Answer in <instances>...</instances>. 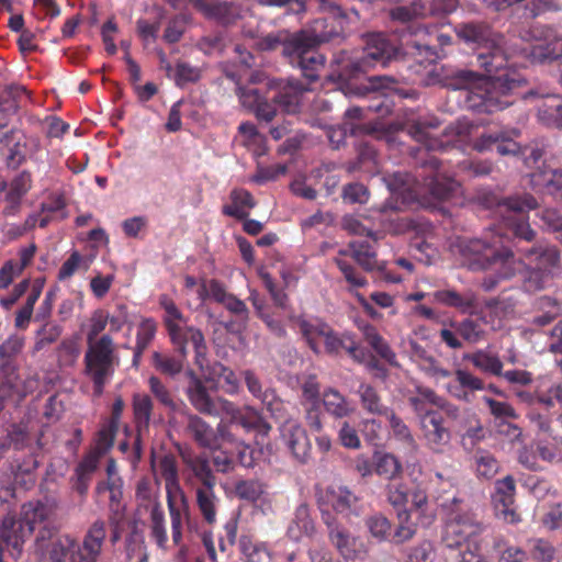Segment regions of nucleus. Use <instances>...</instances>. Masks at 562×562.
I'll return each mask as SVG.
<instances>
[{"instance_id":"f257e3e1","label":"nucleus","mask_w":562,"mask_h":562,"mask_svg":"<svg viewBox=\"0 0 562 562\" xmlns=\"http://www.w3.org/2000/svg\"><path fill=\"white\" fill-rule=\"evenodd\" d=\"M452 250L472 269L487 272L482 281L485 291H492L501 281L522 272L525 290L537 292L543 290L559 270L560 255L555 247L537 245L525 252L524 262L504 247V238L501 235L486 236L484 239L457 238Z\"/></svg>"},{"instance_id":"f03ea898","label":"nucleus","mask_w":562,"mask_h":562,"mask_svg":"<svg viewBox=\"0 0 562 562\" xmlns=\"http://www.w3.org/2000/svg\"><path fill=\"white\" fill-rule=\"evenodd\" d=\"M518 85L507 76H477L473 71L462 70L456 74L450 86L461 91L467 109L475 112L492 113L506 108L509 102L503 100Z\"/></svg>"},{"instance_id":"7ed1b4c3","label":"nucleus","mask_w":562,"mask_h":562,"mask_svg":"<svg viewBox=\"0 0 562 562\" xmlns=\"http://www.w3.org/2000/svg\"><path fill=\"white\" fill-rule=\"evenodd\" d=\"M396 54L397 48L384 35L371 34L367 38L361 56H351L347 52H341L335 57L328 78L340 82V89L346 95L361 94L362 91L351 89L348 81L375 65L385 66Z\"/></svg>"},{"instance_id":"20e7f679","label":"nucleus","mask_w":562,"mask_h":562,"mask_svg":"<svg viewBox=\"0 0 562 562\" xmlns=\"http://www.w3.org/2000/svg\"><path fill=\"white\" fill-rule=\"evenodd\" d=\"M54 512L53 504L30 502L22 506L20 518L5 516L0 525V551H12V557H19L25 540L37 526H44Z\"/></svg>"},{"instance_id":"39448f33","label":"nucleus","mask_w":562,"mask_h":562,"mask_svg":"<svg viewBox=\"0 0 562 562\" xmlns=\"http://www.w3.org/2000/svg\"><path fill=\"white\" fill-rule=\"evenodd\" d=\"M439 160L431 157L427 160L426 165L432 170H436V175L427 182L420 183L408 173L395 172L384 177V181L389 190L403 199L404 203H409L417 200L424 194V187H427L430 194L438 200H446L459 189V183L446 173L439 171Z\"/></svg>"},{"instance_id":"423d86ee","label":"nucleus","mask_w":562,"mask_h":562,"mask_svg":"<svg viewBox=\"0 0 562 562\" xmlns=\"http://www.w3.org/2000/svg\"><path fill=\"white\" fill-rule=\"evenodd\" d=\"M457 34L464 42L482 49L477 53L479 66L492 75L506 66L508 56L512 54L503 47V37L494 34L483 23H465L457 27Z\"/></svg>"},{"instance_id":"0eeeda50","label":"nucleus","mask_w":562,"mask_h":562,"mask_svg":"<svg viewBox=\"0 0 562 562\" xmlns=\"http://www.w3.org/2000/svg\"><path fill=\"white\" fill-rule=\"evenodd\" d=\"M119 364L120 357L110 335H102L100 340L87 344L85 373L92 381L95 395L102 394Z\"/></svg>"},{"instance_id":"6e6552de","label":"nucleus","mask_w":562,"mask_h":562,"mask_svg":"<svg viewBox=\"0 0 562 562\" xmlns=\"http://www.w3.org/2000/svg\"><path fill=\"white\" fill-rule=\"evenodd\" d=\"M299 329L310 348L319 353L322 346L328 353H337L345 349L355 360L362 361L363 351L359 348L350 334L338 336L324 322L319 319H299Z\"/></svg>"},{"instance_id":"1a4fd4ad","label":"nucleus","mask_w":562,"mask_h":562,"mask_svg":"<svg viewBox=\"0 0 562 562\" xmlns=\"http://www.w3.org/2000/svg\"><path fill=\"white\" fill-rule=\"evenodd\" d=\"M316 45L317 38L314 35L300 32L291 35L284 48V55L312 81L318 78L317 71L324 67L325 63L324 56L315 49Z\"/></svg>"},{"instance_id":"9d476101","label":"nucleus","mask_w":562,"mask_h":562,"mask_svg":"<svg viewBox=\"0 0 562 562\" xmlns=\"http://www.w3.org/2000/svg\"><path fill=\"white\" fill-rule=\"evenodd\" d=\"M537 206L538 202L532 195L528 193L515 194L499 203L497 212L515 236L530 241L535 237V232L530 228L529 223L524 220V214L537 209Z\"/></svg>"},{"instance_id":"9b49d317","label":"nucleus","mask_w":562,"mask_h":562,"mask_svg":"<svg viewBox=\"0 0 562 562\" xmlns=\"http://www.w3.org/2000/svg\"><path fill=\"white\" fill-rule=\"evenodd\" d=\"M188 375L190 383L187 395L196 411L211 416L237 417L238 408L232 402L223 397L212 398L202 381L192 371H189Z\"/></svg>"},{"instance_id":"f8f14e48","label":"nucleus","mask_w":562,"mask_h":562,"mask_svg":"<svg viewBox=\"0 0 562 562\" xmlns=\"http://www.w3.org/2000/svg\"><path fill=\"white\" fill-rule=\"evenodd\" d=\"M439 126L435 119L418 120L409 127V134L428 150H440L454 143L456 137L465 136L469 132V124L459 121L456 125L446 128L443 137L438 139L431 131Z\"/></svg>"},{"instance_id":"ddd939ff","label":"nucleus","mask_w":562,"mask_h":562,"mask_svg":"<svg viewBox=\"0 0 562 562\" xmlns=\"http://www.w3.org/2000/svg\"><path fill=\"white\" fill-rule=\"evenodd\" d=\"M483 529L482 522L473 513H452L445 526L443 540L450 548H467L468 543H474L471 539Z\"/></svg>"},{"instance_id":"4468645a","label":"nucleus","mask_w":562,"mask_h":562,"mask_svg":"<svg viewBox=\"0 0 562 562\" xmlns=\"http://www.w3.org/2000/svg\"><path fill=\"white\" fill-rule=\"evenodd\" d=\"M323 520L327 526L331 544L345 559L362 558L367 553L363 541L352 536L344 526L337 524L329 513H323Z\"/></svg>"},{"instance_id":"2eb2a0df","label":"nucleus","mask_w":562,"mask_h":562,"mask_svg":"<svg viewBox=\"0 0 562 562\" xmlns=\"http://www.w3.org/2000/svg\"><path fill=\"white\" fill-rule=\"evenodd\" d=\"M516 485L513 476L507 475L495 482L492 496L495 516L506 524H518L520 516L515 507Z\"/></svg>"},{"instance_id":"dca6fc26","label":"nucleus","mask_w":562,"mask_h":562,"mask_svg":"<svg viewBox=\"0 0 562 562\" xmlns=\"http://www.w3.org/2000/svg\"><path fill=\"white\" fill-rule=\"evenodd\" d=\"M283 414V418L279 419L282 422L281 440L296 460L305 462L311 453V442L306 431L296 419L286 417L285 411Z\"/></svg>"},{"instance_id":"f3484780","label":"nucleus","mask_w":562,"mask_h":562,"mask_svg":"<svg viewBox=\"0 0 562 562\" xmlns=\"http://www.w3.org/2000/svg\"><path fill=\"white\" fill-rule=\"evenodd\" d=\"M108 536L106 524L103 519L94 520L86 530L79 549L75 555L77 562H98L102 554Z\"/></svg>"},{"instance_id":"a211bd4d","label":"nucleus","mask_w":562,"mask_h":562,"mask_svg":"<svg viewBox=\"0 0 562 562\" xmlns=\"http://www.w3.org/2000/svg\"><path fill=\"white\" fill-rule=\"evenodd\" d=\"M418 423L426 446L432 452L442 453L451 440V432L445 427L442 416L438 412L429 413Z\"/></svg>"},{"instance_id":"6ab92c4d","label":"nucleus","mask_w":562,"mask_h":562,"mask_svg":"<svg viewBox=\"0 0 562 562\" xmlns=\"http://www.w3.org/2000/svg\"><path fill=\"white\" fill-rule=\"evenodd\" d=\"M458 0H431L429 9L420 2H413L407 7H397L392 10L394 20L408 22L413 19L425 18L428 14H446L456 10Z\"/></svg>"},{"instance_id":"aec40b11","label":"nucleus","mask_w":562,"mask_h":562,"mask_svg":"<svg viewBox=\"0 0 562 562\" xmlns=\"http://www.w3.org/2000/svg\"><path fill=\"white\" fill-rule=\"evenodd\" d=\"M305 90L297 80H289L286 82H271L267 92L272 93L269 98L282 111L295 113L300 106L301 95Z\"/></svg>"},{"instance_id":"412c9836","label":"nucleus","mask_w":562,"mask_h":562,"mask_svg":"<svg viewBox=\"0 0 562 562\" xmlns=\"http://www.w3.org/2000/svg\"><path fill=\"white\" fill-rule=\"evenodd\" d=\"M240 103L244 108L255 112L258 119L270 122L276 115V105L268 102L270 94L263 97L259 89L245 87L238 89Z\"/></svg>"},{"instance_id":"4be33fe9","label":"nucleus","mask_w":562,"mask_h":562,"mask_svg":"<svg viewBox=\"0 0 562 562\" xmlns=\"http://www.w3.org/2000/svg\"><path fill=\"white\" fill-rule=\"evenodd\" d=\"M189 341L194 348L195 364L203 371L207 363L204 336L200 329L186 325L181 327V342H172L182 358H187V344Z\"/></svg>"},{"instance_id":"5701e85b","label":"nucleus","mask_w":562,"mask_h":562,"mask_svg":"<svg viewBox=\"0 0 562 562\" xmlns=\"http://www.w3.org/2000/svg\"><path fill=\"white\" fill-rule=\"evenodd\" d=\"M243 376L245 379V383L247 385L248 391L257 398L261 400V402L267 405L268 411L276 419L283 418L284 414V403L278 398L270 391H262V385L259 378L251 370H245L243 372Z\"/></svg>"},{"instance_id":"b1692460","label":"nucleus","mask_w":562,"mask_h":562,"mask_svg":"<svg viewBox=\"0 0 562 562\" xmlns=\"http://www.w3.org/2000/svg\"><path fill=\"white\" fill-rule=\"evenodd\" d=\"M434 300L442 305L454 307L461 313H472L477 305V297L473 291L459 293L451 289L439 290L434 293Z\"/></svg>"},{"instance_id":"393cba45","label":"nucleus","mask_w":562,"mask_h":562,"mask_svg":"<svg viewBox=\"0 0 562 562\" xmlns=\"http://www.w3.org/2000/svg\"><path fill=\"white\" fill-rule=\"evenodd\" d=\"M327 504L339 514L350 515L358 513V497L347 487L333 485L326 490Z\"/></svg>"},{"instance_id":"a878e982","label":"nucleus","mask_w":562,"mask_h":562,"mask_svg":"<svg viewBox=\"0 0 562 562\" xmlns=\"http://www.w3.org/2000/svg\"><path fill=\"white\" fill-rule=\"evenodd\" d=\"M159 304L165 311L164 323L171 342H181V327L188 325L187 318L169 296L161 295Z\"/></svg>"},{"instance_id":"bb28decb","label":"nucleus","mask_w":562,"mask_h":562,"mask_svg":"<svg viewBox=\"0 0 562 562\" xmlns=\"http://www.w3.org/2000/svg\"><path fill=\"white\" fill-rule=\"evenodd\" d=\"M149 506V538L158 549L166 552L169 544L164 509L156 499L150 501Z\"/></svg>"},{"instance_id":"cd10ccee","label":"nucleus","mask_w":562,"mask_h":562,"mask_svg":"<svg viewBox=\"0 0 562 562\" xmlns=\"http://www.w3.org/2000/svg\"><path fill=\"white\" fill-rule=\"evenodd\" d=\"M467 389L472 391H479L484 389L483 381L473 375L472 373L458 369L456 371V380L453 382H449L446 385L447 392L454 398L461 401H469V393Z\"/></svg>"},{"instance_id":"c85d7f7f","label":"nucleus","mask_w":562,"mask_h":562,"mask_svg":"<svg viewBox=\"0 0 562 562\" xmlns=\"http://www.w3.org/2000/svg\"><path fill=\"white\" fill-rule=\"evenodd\" d=\"M315 533V525L305 504L296 507L294 517L288 527V537L293 541L311 538Z\"/></svg>"},{"instance_id":"c756f323","label":"nucleus","mask_w":562,"mask_h":562,"mask_svg":"<svg viewBox=\"0 0 562 562\" xmlns=\"http://www.w3.org/2000/svg\"><path fill=\"white\" fill-rule=\"evenodd\" d=\"M187 428L201 447L215 449L218 446L216 429H213L211 425L198 415H189Z\"/></svg>"},{"instance_id":"7c9ffc66","label":"nucleus","mask_w":562,"mask_h":562,"mask_svg":"<svg viewBox=\"0 0 562 562\" xmlns=\"http://www.w3.org/2000/svg\"><path fill=\"white\" fill-rule=\"evenodd\" d=\"M359 329L361 330L364 340L367 344L385 361H387L392 366H396V356L394 351L391 349L387 341L379 334L378 329L368 323H362L359 325Z\"/></svg>"},{"instance_id":"2f4dec72","label":"nucleus","mask_w":562,"mask_h":562,"mask_svg":"<svg viewBox=\"0 0 562 562\" xmlns=\"http://www.w3.org/2000/svg\"><path fill=\"white\" fill-rule=\"evenodd\" d=\"M195 498L198 508L203 517V520L209 525L216 522L217 508L220 498L214 492V486H200L195 491Z\"/></svg>"},{"instance_id":"473e14b6","label":"nucleus","mask_w":562,"mask_h":562,"mask_svg":"<svg viewBox=\"0 0 562 562\" xmlns=\"http://www.w3.org/2000/svg\"><path fill=\"white\" fill-rule=\"evenodd\" d=\"M408 403L413 407L418 422L425 418L429 413H437L436 411L428 409L427 405H442V397L437 395L435 391L426 386H416L415 394L408 397Z\"/></svg>"},{"instance_id":"72a5a7b5","label":"nucleus","mask_w":562,"mask_h":562,"mask_svg":"<svg viewBox=\"0 0 562 562\" xmlns=\"http://www.w3.org/2000/svg\"><path fill=\"white\" fill-rule=\"evenodd\" d=\"M323 404L327 413L335 418H344L355 412V405L335 389H328L323 393Z\"/></svg>"},{"instance_id":"f704fd0d","label":"nucleus","mask_w":562,"mask_h":562,"mask_svg":"<svg viewBox=\"0 0 562 562\" xmlns=\"http://www.w3.org/2000/svg\"><path fill=\"white\" fill-rule=\"evenodd\" d=\"M153 401L149 395L145 393H135L132 398L133 416L137 432L140 435L149 426Z\"/></svg>"},{"instance_id":"c9c22d12","label":"nucleus","mask_w":562,"mask_h":562,"mask_svg":"<svg viewBox=\"0 0 562 562\" xmlns=\"http://www.w3.org/2000/svg\"><path fill=\"white\" fill-rule=\"evenodd\" d=\"M464 358L483 373L497 376L503 374V362L496 353L480 349Z\"/></svg>"},{"instance_id":"e433bc0d","label":"nucleus","mask_w":562,"mask_h":562,"mask_svg":"<svg viewBox=\"0 0 562 562\" xmlns=\"http://www.w3.org/2000/svg\"><path fill=\"white\" fill-rule=\"evenodd\" d=\"M207 364L202 371L204 378L209 381L223 382L222 387L228 394H236L239 390V381L235 372L221 363H214L210 372H206Z\"/></svg>"},{"instance_id":"4c0bfd02","label":"nucleus","mask_w":562,"mask_h":562,"mask_svg":"<svg viewBox=\"0 0 562 562\" xmlns=\"http://www.w3.org/2000/svg\"><path fill=\"white\" fill-rule=\"evenodd\" d=\"M232 203L225 205L223 209L224 214L236 217L245 218L249 210L255 206L252 195L244 189H235L231 193Z\"/></svg>"},{"instance_id":"58836bf2","label":"nucleus","mask_w":562,"mask_h":562,"mask_svg":"<svg viewBox=\"0 0 562 562\" xmlns=\"http://www.w3.org/2000/svg\"><path fill=\"white\" fill-rule=\"evenodd\" d=\"M538 119L547 126L562 127V99L548 97L538 106Z\"/></svg>"},{"instance_id":"ea45409f","label":"nucleus","mask_w":562,"mask_h":562,"mask_svg":"<svg viewBox=\"0 0 562 562\" xmlns=\"http://www.w3.org/2000/svg\"><path fill=\"white\" fill-rule=\"evenodd\" d=\"M492 146L502 156H507V155L516 156L520 153V146L516 142H514L512 139H505L499 134L483 135L480 138V140H477L475 144V148L477 150H484Z\"/></svg>"},{"instance_id":"a19ab883","label":"nucleus","mask_w":562,"mask_h":562,"mask_svg":"<svg viewBox=\"0 0 562 562\" xmlns=\"http://www.w3.org/2000/svg\"><path fill=\"white\" fill-rule=\"evenodd\" d=\"M231 419L232 422L238 423L247 431H256L262 436H267L271 429V426L262 418V416L251 407H246L244 412L238 409L237 417Z\"/></svg>"},{"instance_id":"79ce46f5","label":"nucleus","mask_w":562,"mask_h":562,"mask_svg":"<svg viewBox=\"0 0 562 562\" xmlns=\"http://www.w3.org/2000/svg\"><path fill=\"white\" fill-rule=\"evenodd\" d=\"M509 5H516L518 10H522L525 18H535L544 10L551 8L550 0H496V10H504Z\"/></svg>"},{"instance_id":"37998d69","label":"nucleus","mask_w":562,"mask_h":562,"mask_svg":"<svg viewBox=\"0 0 562 562\" xmlns=\"http://www.w3.org/2000/svg\"><path fill=\"white\" fill-rule=\"evenodd\" d=\"M239 548L246 562H271L272 555L267 546L262 542L254 541L248 536H241Z\"/></svg>"},{"instance_id":"c03bdc74","label":"nucleus","mask_w":562,"mask_h":562,"mask_svg":"<svg viewBox=\"0 0 562 562\" xmlns=\"http://www.w3.org/2000/svg\"><path fill=\"white\" fill-rule=\"evenodd\" d=\"M451 327L469 344H477L485 337L483 319L465 318L459 323L452 322Z\"/></svg>"},{"instance_id":"a18cd8bd","label":"nucleus","mask_w":562,"mask_h":562,"mask_svg":"<svg viewBox=\"0 0 562 562\" xmlns=\"http://www.w3.org/2000/svg\"><path fill=\"white\" fill-rule=\"evenodd\" d=\"M238 131L241 144L251 150L255 156H261L266 153L265 137L257 132L254 124L243 123Z\"/></svg>"},{"instance_id":"49530a36","label":"nucleus","mask_w":562,"mask_h":562,"mask_svg":"<svg viewBox=\"0 0 562 562\" xmlns=\"http://www.w3.org/2000/svg\"><path fill=\"white\" fill-rule=\"evenodd\" d=\"M169 514H182L189 509L188 497L182 490L180 482L165 484Z\"/></svg>"},{"instance_id":"de8ad7c7","label":"nucleus","mask_w":562,"mask_h":562,"mask_svg":"<svg viewBox=\"0 0 562 562\" xmlns=\"http://www.w3.org/2000/svg\"><path fill=\"white\" fill-rule=\"evenodd\" d=\"M352 258L366 270L378 267L375 251L368 241H351L349 245Z\"/></svg>"},{"instance_id":"09e8293b","label":"nucleus","mask_w":562,"mask_h":562,"mask_svg":"<svg viewBox=\"0 0 562 562\" xmlns=\"http://www.w3.org/2000/svg\"><path fill=\"white\" fill-rule=\"evenodd\" d=\"M157 324L153 318H146L140 322L136 334V351L134 362L138 360L143 351L149 346L155 337Z\"/></svg>"},{"instance_id":"8fccbe9b","label":"nucleus","mask_w":562,"mask_h":562,"mask_svg":"<svg viewBox=\"0 0 562 562\" xmlns=\"http://www.w3.org/2000/svg\"><path fill=\"white\" fill-rule=\"evenodd\" d=\"M8 94L13 98L12 101H5V106L0 105V130L8 126L9 116L18 110V99L27 95V91L22 86L10 87ZM7 134L0 135V143L4 142Z\"/></svg>"},{"instance_id":"3c124183","label":"nucleus","mask_w":562,"mask_h":562,"mask_svg":"<svg viewBox=\"0 0 562 562\" xmlns=\"http://www.w3.org/2000/svg\"><path fill=\"white\" fill-rule=\"evenodd\" d=\"M375 472L387 480H394L402 472V464L393 454H376Z\"/></svg>"},{"instance_id":"603ef678","label":"nucleus","mask_w":562,"mask_h":562,"mask_svg":"<svg viewBox=\"0 0 562 562\" xmlns=\"http://www.w3.org/2000/svg\"><path fill=\"white\" fill-rule=\"evenodd\" d=\"M364 409L371 414L385 415L390 411L380 402L376 391L368 384H361L358 391Z\"/></svg>"},{"instance_id":"864d4df0","label":"nucleus","mask_w":562,"mask_h":562,"mask_svg":"<svg viewBox=\"0 0 562 562\" xmlns=\"http://www.w3.org/2000/svg\"><path fill=\"white\" fill-rule=\"evenodd\" d=\"M184 359L180 353H178V357L162 355L157 351L153 353L155 368L169 375H176L182 371Z\"/></svg>"},{"instance_id":"5fc2aeb1","label":"nucleus","mask_w":562,"mask_h":562,"mask_svg":"<svg viewBox=\"0 0 562 562\" xmlns=\"http://www.w3.org/2000/svg\"><path fill=\"white\" fill-rule=\"evenodd\" d=\"M385 416L387 417L390 428L394 438L408 447H414L415 439L408 426L404 423V420L391 409L387 412V414H385Z\"/></svg>"},{"instance_id":"6e6d98bb","label":"nucleus","mask_w":562,"mask_h":562,"mask_svg":"<svg viewBox=\"0 0 562 562\" xmlns=\"http://www.w3.org/2000/svg\"><path fill=\"white\" fill-rule=\"evenodd\" d=\"M119 427L115 424L105 422L97 434L95 446L92 450L104 456L112 448Z\"/></svg>"},{"instance_id":"4d7b16f0","label":"nucleus","mask_w":562,"mask_h":562,"mask_svg":"<svg viewBox=\"0 0 562 562\" xmlns=\"http://www.w3.org/2000/svg\"><path fill=\"white\" fill-rule=\"evenodd\" d=\"M121 477H106L105 481L99 482L95 492L98 495L109 493L111 506L119 505L123 495Z\"/></svg>"},{"instance_id":"13d9d810","label":"nucleus","mask_w":562,"mask_h":562,"mask_svg":"<svg viewBox=\"0 0 562 562\" xmlns=\"http://www.w3.org/2000/svg\"><path fill=\"white\" fill-rule=\"evenodd\" d=\"M32 188V176L29 171H22L10 183L7 194L9 201H20Z\"/></svg>"},{"instance_id":"bf43d9fd","label":"nucleus","mask_w":562,"mask_h":562,"mask_svg":"<svg viewBox=\"0 0 562 562\" xmlns=\"http://www.w3.org/2000/svg\"><path fill=\"white\" fill-rule=\"evenodd\" d=\"M109 315L102 310H97L92 313L88 329H87V344L100 340L99 336L106 327Z\"/></svg>"},{"instance_id":"052dcab7","label":"nucleus","mask_w":562,"mask_h":562,"mask_svg":"<svg viewBox=\"0 0 562 562\" xmlns=\"http://www.w3.org/2000/svg\"><path fill=\"white\" fill-rule=\"evenodd\" d=\"M417 366L427 376L435 380L437 383L451 375L450 371L441 367L440 363L431 355H429Z\"/></svg>"},{"instance_id":"680f3d73","label":"nucleus","mask_w":562,"mask_h":562,"mask_svg":"<svg viewBox=\"0 0 562 562\" xmlns=\"http://www.w3.org/2000/svg\"><path fill=\"white\" fill-rule=\"evenodd\" d=\"M157 469L165 484L179 481L177 460L171 454L160 458Z\"/></svg>"},{"instance_id":"e2e57ef3","label":"nucleus","mask_w":562,"mask_h":562,"mask_svg":"<svg viewBox=\"0 0 562 562\" xmlns=\"http://www.w3.org/2000/svg\"><path fill=\"white\" fill-rule=\"evenodd\" d=\"M37 468V461L34 458H30L29 461L23 465H18L16 472L14 473V483L25 488L34 485L35 479L33 471Z\"/></svg>"},{"instance_id":"0e129e2a","label":"nucleus","mask_w":562,"mask_h":562,"mask_svg":"<svg viewBox=\"0 0 562 562\" xmlns=\"http://www.w3.org/2000/svg\"><path fill=\"white\" fill-rule=\"evenodd\" d=\"M102 457L103 456L100 454V452L91 450L76 468L75 475L91 479V475L98 469Z\"/></svg>"},{"instance_id":"69168bd1","label":"nucleus","mask_w":562,"mask_h":562,"mask_svg":"<svg viewBox=\"0 0 562 562\" xmlns=\"http://www.w3.org/2000/svg\"><path fill=\"white\" fill-rule=\"evenodd\" d=\"M80 355V348L76 339L64 340L58 349L59 361L65 366H72Z\"/></svg>"},{"instance_id":"338daca9","label":"nucleus","mask_w":562,"mask_h":562,"mask_svg":"<svg viewBox=\"0 0 562 562\" xmlns=\"http://www.w3.org/2000/svg\"><path fill=\"white\" fill-rule=\"evenodd\" d=\"M476 471L481 476L492 477L498 469L496 459L488 452L482 451L475 456Z\"/></svg>"},{"instance_id":"774afa93","label":"nucleus","mask_w":562,"mask_h":562,"mask_svg":"<svg viewBox=\"0 0 562 562\" xmlns=\"http://www.w3.org/2000/svg\"><path fill=\"white\" fill-rule=\"evenodd\" d=\"M367 527L371 535L379 540L387 537L391 530L389 520L382 515H373L367 519Z\"/></svg>"}]
</instances>
